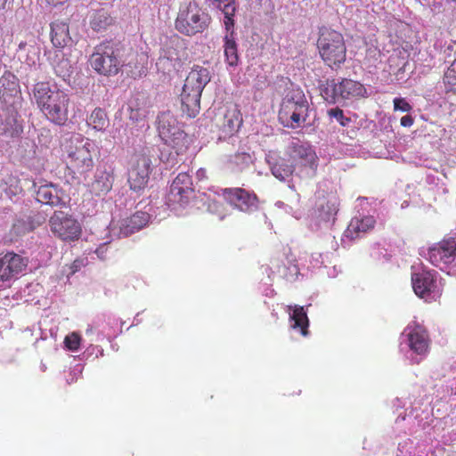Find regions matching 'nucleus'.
Returning a JSON list of instances; mask_svg holds the SVG:
<instances>
[{"label": "nucleus", "mask_w": 456, "mask_h": 456, "mask_svg": "<svg viewBox=\"0 0 456 456\" xmlns=\"http://www.w3.org/2000/svg\"><path fill=\"white\" fill-rule=\"evenodd\" d=\"M432 265L444 270L456 260V236L444 237L428 249Z\"/></svg>", "instance_id": "nucleus-12"}, {"label": "nucleus", "mask_w": 456, "mask_h": 456, "mask_svg": "<svg viewBox=\"0 0 456 456\" xmlns=\"http://www.w3.org/2000/svg\"><path fill=\"white\" fill-rule=\"evenodd\" d=\"M393 102L395 110L409 112L411 110V106L404 98H395Z\"/></svg>", "instance_id": "nucleus-40"}, {"label": "nucleus", "mask_w": 456, "mask_h": 456, "mask_svg": "<svg viewBox=\"0 0 456 456\" xmlns=\"http://www.w3.org/2000/svg\"><path fill=\"white\" fill-rule=\"evenodd\" d=\"M328 116L335 118L342 126H347L351 121L350 118L345 117L343 110L338 107L329 110Z\"/></svg>", "instance_id": "nucleus-38"}, {"label": "nucleus", "mask_w": 456, "mask_h": 456, "mask_svg": "<svg viewBox=\"0 0 456 456\" xmlns=\"http://www.w3.org/2000/svg\"><path fill=\"white\" fill-rule=\"evenodd\" d=\"M94 144L82 134L70 136L64 144L66 174L73 180L91 172L94 167Z\"/></svg>", "instance_id": "nucleus-2"}, {"label": "nucleus", "mask_w": 456, "mask_h": 456, "mask_svg": "<svg viewBox=\"0 0 456 456\" xmlns=\"http://www.w3.org/2000/svg\"><path fill=\"white\" fill-rule=\"evenodd\" d=\"M183 50V45L178 42H170V44L167 45L166 47L162 49L161 55L159 59V64H165L167 61L169 63L170 67L175 69L176 65H179L182 62L181 52Z\"/></svg>", "instance_id": "nucleus-25"}, {"label": "nucleus", "mask_w": 456, "mask_h": 456, "mask_svg": "<svg viewBox=\"0 0 456 456\" xmlns=\"http://www.w3.org/2000/svg\"><path fill=\"white\" fill-rule=\"evenodd\" d=\"M200 92L183 88L180 94L182 111L188 118H195L200 110Z\"/></svg>", "instance_id": "nucleus-21"}, {"label": "nucleus", "mask_w": 456, "mask_h": 456, "mask_svg": "<svg viewBox=\"0 0 456 456\" xmlns=\"http://www.w3.org/2000/svg\"><path fill=\"white\" fill-rule=\"evenodd\" d=\"M69 26L64 22L51 25V40L54 46L62 48L69 41Z\"/></svg>", "instance_id": "nucleus-28"}, {"label": "nucleus", "mask_w": 456, "mask_h": 456, "mask_svg": "<svg viewBox=\"0 0 456 456\" xmlns=\"http://www.w3.org/2000/svg\"><path fill=\"white\" fill-rule=\"evenodd\" d=\"M33 95L41 112L51 123L64 126L69 120L70 98L56 85L41 81L34 85Z\"/></svg>", "instance_id": "nucleus-1"}, {"label": "nucleus", "mask_w": 456, "mask_h": 456, "mask_svg": "<svg viewBox=\"0 0 456 456\" xmlns=\"http://www.w3.org/2000/svg\"><path fill=\"white\" fill-rule=\"evenodd\" d=\"M133 113H134V110H131L130 118H136L135 117H134V116H133Z\"/></svg>", "instance_id": "nucleus-45"}, {"label": "nucleus", "mask_w": 456, "mask_h": 456, "mask_svg": "<svg viewBox=\"0 0 456 456\" xmlns=\"http://www.w3.org/2000/svg\"><path fill=\"white\" fill-rule=\"evenodd\" d=\"M210 81V73L207 68L195 65L187 75L183 88L202 93Z\"/></svg>", "instance_id": "nucleus-20"}, {"label": "nucleus", "mask_w": 456, "mask_h": 456, "mask_svg": "<svg viewBox=\"0 0 456 456\" xmlns=\"http://www.w3.org/2000/svg\"><path fill=\"white\" fill-rule=\"evenodd\" d=\"M250 159H251V157L248 153L240 152V153H237L233 156L232 163H234L237 166L240 164H242V165L248 167L250 162Z\"/></svg>", "instance_id": "nucleus-41"}, {"label": "nucleus", "mask_w": 456, "mask_h": 456, "mask_svg": "<svg viewBox=\"0 0 456 456\" xmlns=\"http://www.w3.org/2000/svg\"><path fill=\"white\" fill-rule=\"evenodd\" d=\"M332 90L334 95L342 99L364 97L367 94V90L362 84L349 78H344L334 84Z\"/></svg>", "instance_id": "nucleus-19"}, {"label": "nucleus", "mask_w": 456, "mask_h": 456, "mask_svg": "<svg viewBox=\"0 0 456 456\" xmlns=\"http://www.w3.org/2000/svg\"><path fill=\"white\" fill-rule=\"evenodd\" d=\"M211 18L195 2L181 8L175 20V28L186 36H193L205 31Z\"/></svg>", "instance_id": "nucleus-7"}, {"label": "nucleus", "mask_w": 456, "mask_h": 456, "mask_svg": "<svg viewBox=\"0 0 456 456\" xmlns=\"http://www.w3.org/2000/svg\"><path fill=\"white\" fill-rule=\"evenodd\" d=\"M88 62L99 75L113 77L118 74L123 64L118 58V50L110 42H102L94 48Z\"/></svg>", "instance_id": "nucleus-6"}, {"label": "nucleus", "mask_w": 456, "mask_h": 456, "mask_svg": "<svg viewBox=\"0 0 456 456\" xmlns=\"http://www.w3.org/2000/svg\"><path fill=\"white\" fill-rule=\"evenodd\" d=\"M28 260L21 256L7 252L0 256V281H7L21 273L27 266Z\"/></svg>", "instance_id": "nucleus-18"}, {"label": "nucleus", "mask_w": 456, "mask_h": 456, "mask_svg": "<svg viewBox=\"0 0 456 456\" xmlns=\"http://www.w3.org/2000/svg\"><path fill=\"white\" fill-rule=\"evenodd\" d=\"M415 294L428 302L436 301L442 296L443 287L436 272L422 271L411 276Z\"/></svg>", "instance_id": "nucleus-8"}, {"label": "nucleus", "mask_w": 456, "mask_h": 456, "mask_svg": "<svg viewBox=\"0 0 456 456\" xmlns=\"http://www.w3.org/2000/svg\"><path fill=\"white\" fill-rule=\"evenodd\" d=\"M151 160L145 153L135 154L128 172V184L132 191H142L149 181Z\"/></svg>", "instance_id": "nucleus-13"}, {"label": "nucleus", "mask_w": 456, "mask_h": 456, "mask_svg": "<svg viewBox=\"0 0 456 456\" xmlns=\"http://www.w3.org/2000/svg\"><path fill=\"white\" fill-rule=\"evenodd\" d=\"M293 273L291 274L292 276L293 275H297L298 273V268L297 265H293Z\"/></svg>", "instance_id": "nucleus-44"}, {"label": "nucleus", "mask_w": 456, "mask_h": 456, "mask_svg": "<svg viewBox=\"0 0 456 456\" xmlns=\"http://www.w3.org/2000/svg\"><path fill=\"white\" fill-rule=\"evenodd\" d=\"M413 122H414V120H413L412 117L410 115L403 116L400 121L401 126H405V127L412 126Z\"/></svg>", "instance_id": "nucleus-42"}, {"label": "nucleus", "mask_w": 456, "mask_h": 456, "mask_svg": "<svg viewBox=\"0 0 456 456\" xmlns=\"http://www.w3.org/2000/svg\"><path fill=\"white\" fill-rule=\"evenodd\" d=\"M81 344V337L77 332H71L64 338V345L67 349L76 352L79 349Z\"/></svg>", "instance_id": "nucleus-37"}, {"label": "nucleus", "mask_w": 456, "mask_h": 456, "mask_svg": "<svg viewBox=\"0 0 456 456\" xmlns=\"http://www.w3.org/2000/svg\"><path fill=\"white\" fill-rule=\"evenodd\" d=\"M38 202L50 206H59L62 203V191L52 183L40 185L37 191Z\"/></svg>", "instance_id": "nucleus-22"}, {"label": "nucleus", "mask_w": 456, "mask_h": 456, "mask_svg": "<svg viewBox=\"0 0 456 456\" xmlns=\"http://www.w3.org/2000/svg\"><path fill=\"white\" fill-rule=\"evenodd\" d=\"M150 220V215L146 212L138 211L128 217L124 224L126 233H134L143 228Z\"/></svg>", "instance_id": "nucleus-29"}, {"label": "nucleus", "mask_w": 456, "mask_h": 456, "mask_svg": "<svg viewBox=\"0 0 456 456\" xmlns=\"http://www.w3.org/2000/svg\"><path fill=\"white\" fill-rule=\"evenodd\" d=\"M148 56L144 53H134L132 54L131 61L126 64V67L132 68L134 64V69H130V76L132 77H136L142 75L144 69V66L147 63Z\"/></svg>", "instance_id": "nucleus-33"}, {"label": "nucleus", "mask_w": 456, "mask_h": 456, "mask_svg": "<svg viewBox=\"0 0 456 456\" xmlns=\"http://www.w3.org/2000/svg\"><path fill=\"white\" fill-rule=\"evenodd\" d=\"M444 83L456 86V60L450 65L444 73Z\"/></svg>", "instance_id": "nucleus-39"}, {"label": "nucleus", "mask_w": 456, "mask_h": 456, "mask_svg": "<svg viewBox=\"0 0 456 456\" xmlns=\"http://www.w3.org/2000/svg\"><path fill=\"white\" fill-rule=\"evenodd\" d=\"M222 195L226 201L241 211L251 212L258 208L257 196L242 188H225L223 190Z\"/></svg>", "instance_id": "nucleus-14"}, {"label": "nucleus", "mask_w": 456, "mask_h": 456, "mask_svg": "<svg viewBox=\"0 0 456 456\" xmlns=\"http://www.w3.org/2000/svg\"><path fill=\"white\" fill-rule=\"evenodd\" d=\"M375 224V220L372 216H364L362 218L354 217L349 223L346 232L347 236L356 238L360 233H364L372 229Z\"/></svg>", "instance_id": "nucleus-27"}, {"label": "nucleus", "mask_w": 456, "mask_h": 456, "mask_svg": "<svg viewBox=\"0 0 456 456\" xmlns=\"http://www.w3.org/2000/svg\"><path fill=\"white\" fill-rule=\"evenodd\" d=\"M4 191L9 195H17L22 191L20 180L14 175H9L4 181Z\"/></svg>", "instance_id": "nucleus-35"}, {"label": "nucleus", "mask_w": 456, "mask_h": 456, "mask_svg": "<svg viewBox=\"0 0 456 456\" xmlns=\"http://www.w3.org/2000/svg\"><path fill=\"white\" fill-rule=\"evenodd\" d=\"M411 350L418 354H425L429 348V337L425 327L413 322L404 330Z\"/></svg>", "instance_id": "nucleus-17"}, {"label": "nucleus", "mask_w": 456, "mask_h": 456, "mask_svg": "<svg viewBox=\"0 0 456 456\" xmlns=\"http://www.w3.org/2000/svg\"><path fill=\"white\" fill-rule=\"evenodd\" d=\"M224 48L227 63L230 66H236L239 61V55L237 44L232 37V34L230 36H225Z\"/></svg>", "instance_id": "nucleus-32"}, {"label": "nucleus", "mask_w": 456, "mask_h": 456, "mask_svg": "<svg viewBox=\"0 0 456 456\" xmlns=\"http://www.w3.org/2000/svg\"><path fill=\"white\" fill-rule=\"evenodd\" d=\"M316 46L324 64L331 69H338L346 60V45L341 32L331 28H319Z\"/></svg>", "instance_id": "nucleus-3"}, {"label": "nucleus", "mask_w": 456, "mask_h": 456, "mask_svg": "<svg viewBox=\"0 0 456 456\" xmlns=\"http://www.w3.org/2000/svg\"><path fill=\"white\" fill-rule=\"evenodd\" d=\"M86 123L94 131L104 133L110 126V118L104 109L97 107L88 116Z\"/></svg>", "instance_id": "nucleus-26"}, {"label": "nucleus", "mask_w": 456, "mask_h": 456, "mask_svg": "<svg viewBox=\"0 0 456 456\" xmlns=\"http://www.w3.org/2000/svg\"><path fill=\"white\" fill-rule=\"evenodd\" d=\"M214 3L217 4V7L222 9L225 19H227V21H225V25H228V21L232 22V20L231 16L234 14L235 7L232 4V0H212Z\"/></svg>", "instance_id": "nucleus-36"}, {"label": "nucleus", "mask_w": 456, "mask_h": 456, "mask_svg": "<svg viewBox=\"0 0 456 456\" xmlns=\"http://www.w3.org/2000/svg\"><path fill=\"white\" fill-rule=\"evenodd\" d=\"M310 106L300 88L289 89L280 103L278 118L283 126L296 129L302 127L309 117Z\"/></svg>", "instance_id": "nucleus-4"}, {"label": "nucleus", "mask_w": 456, "mask_h": 456, "mask_svg": "<svg viewBox=\"0 0 456 456\" xmlns=\"http://www.w3.org/2000/svg\"><path fill=\"white\" fill-rule=\"evenodd\" d=\"M53 233L65 241H74L79 239L82 229L80 224L70 215L62 211H55L49 219Z\"/></svg>", "instance_id": "nucleus-11"}, {"label": "nucleus", "mask_w": 456, "mask_h": 456, "mask_svg": "<svg viewBox=\"0 0 456 456\" xmlns=\"http://www.w3.org/2000/svg\"><path fill=\"white\" fill-rule=\"evenodd\" d=\"M115 179V167L113 163L104 162L97 167L90 191L95 196H104L112 189Z\"/></svg>", "instance_id": "nucleus-15"}, {"label": "nucleus", "mask_w": 456, "mask_h": 456, "mask_svg": "<svg viewBox=\"0 0 456 456\" xmlns=\"http://www.w3.org/2000/svg\"><path fill=\"white\" fill-rule=\"evenodd\" d=\"M338 210L336 199H323L317 207L318 217L328 222L337 215Z\"/></svg>", "instance_id": "nucleus-30"}, {"label": "nucleus", "mask_w": 456, "mask_h": 456, "mask_svg": "<svg viewBox=\"0 0 456 456\" xmlns=\"http://www.w3.org/2000/svg\"><path fill=\"white\" fill-rule=\"evenodd\" d=\"M289 161L300 171L305 168L315 169L317 167L316 153L308 144L293 142L289 147Z\"/></svg>", "instance_id": "nucleus-16"}, {"label": "nucleus", "mask_w": 456, "mask_h": 456, "mask_svg": "<svg viewBox=\"0 0 456 456\" xmlns=\"http://www.w3.org/2000/svg\"><path fill=\"white\" fill-rule=\"evenodd\" d=\"M157 129L163 142L174 149L177 155L185 152L188 149L190 144L188 135L171 112H162L159 115Z\"/></svg>", "instance_id": "nucleus-5"}, {"label": "nucleus", "mask_w": 456, "mask_h": 456, "mask_svg": "<svg viewBox=\"0 0 456 456\" xmlns=\"http://www.w3.org/2000/svg\"><path fill=\"white\" fill-rule=\"evenodd\" d=\"M112 23V18L104 10H98L94 12L90 25L94 31H101L105 29L108 26Z\"/></svg>", "instance_id": "nucleus-34"}, {"label": "nucleus", "mask_w": 456, "mask_h": 456, "mask_svg": "<svg viewBox=\"0 0 456 456\" xmlns=\"http://www.w3.org/2000/svg\"><path fill=\"white\" fill-rule=\"evenodd\" d=\"M20 92L18 78L10 71L0 77V99L8 103Z\"/></svg>", "instance_id": "nucleus-23"}, {"label": "nucleus", "mask_w": 456, "mask_h": 456, "mask_svg": "<svg viewBox=\"0 0 456 456\" xmlns=\"http://www.w3.org/2000/svg\"><path fill=\"white\" fill-rule=\"evenodd\" d=\"M214 120L219 130L220 137L224 139L235 135L243 124L240 110L235 104L219 108Z\"/></svg>", "instance_id": "nucleus-10"}, {"label": "nucleus", "mask_w": 456, "mask_h": 456, "mask_svg": "<svg viewBox=\"0 0 456 456\" xmlns=\"http://www.w3.org/2000/svg\"><path fill=\"white\" fill-rule=\"evenodd\" d=\"M289 311H292L289 316L290 321L293 322L291 327L293 329H298L301 335L306 337L309 334V320L304 306L294 305L288 306Z\"/></svg>", "instance_id": "nucleus-24"}, {"label": "nucleus", "mask_w": 456, "mask_h": 456, "mask_svg": "<svg viewBox=\"0 0 456 456\" xmlns=\"http://www.w3.org/2000/svg\"><path fill=\"white\" fill-rule=\"evenodd\" d=\"M296 170L295 166L288 160L281 159L276 161L271 167L272 174L280 181H285L292 175Z\"/></svg>", "instance_id": "nucleus-31"}, {"label": "nucleus", "mask_w": 456, "mask_h": 456, "mask_svg": "<svg viewBox=\"0 0 456 456\" xmlns=\"http://www.w3.org/2000/svg\"><path fill=\"white\" fill-rule=\"evenodd\" d=\"M193 191L191 176L186 172L179 173L170 185L166 203L172 209L183 208L189 203Z\"/></svg>", "instance_id": "nucleus-9"}, {"label": "nucleus", "mask_w": 456, "mask_h": 456, "mask_svg": "<svg viewBox=\"0 0 456 456\" xmlns=\"http://www.w3.org/2000/svg\"><path fill=\"white\" fill-rule=\"evenodd\" d=\"M68 0H46V2L53 5V6H57V5H61V4H63L67 2Z\"/></svg>", "instance_id": "nucleus-43"}]
</instances>
